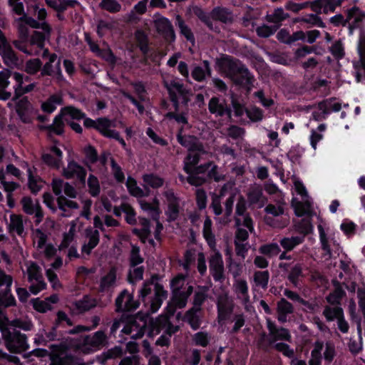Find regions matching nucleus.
<instances>
[{
    "label": "nucleus",
    "instance_id": "22",
    "mask_svg": "<svg viewBox=\"0 0 365 365\" xmlns=\"http://www.w3.org/2000/svg\"><path fill=\"white\" fill-rule=\"evenodd\" d=\"M354 17V20L349 24V34H352L354 31L360 26L363 19L365 17V12L361 11L358 7L354 6L348 10V22Z\"/></svg>",
    "mask_w": 365,
    "mask_h": 365
},
{
    "label": "nucleus",
    "instance_id": "26",
    "mask_svg": "<svg viewBox=\"0 0 365 365\" xmlns=\"http://www.w3.org/2000/svg\"><path fill=\"white\" fill-rule=\"evenodd\" d=\"M63 103V96L61 93H54L51 95L41 105V109L43 113L51 114L54 112L58 105Z\"/></svg>",
    "mask_w": 365,
    "mask_h": 365
},
{
    "label": "nucleus",
    "instance_id": "32",
    "mask_svg": "<svg viewBox=\"0 0 365 365\" xmlns=\"http://www.w3.org/2000/svg\"><path fill=\"white\" fill-rule=\"evenodd\" d=\"M204 153H205L200 152H188L187 155L185 156L183 160V170L186 174L190 173L192 168L198 165L200 160V156Z\"/></svg>",
    "mask_w": 365,
    "mask_h": 365
},
{
    "label": "nucleus",
    "instance_id": "9",
    "mask_svg": "<svg viewBox=\"0 0 365 365\" xmlns=\"http://www.w3.org/2000/svg\"><path fill=\"white\" fill-rule=\"evenodd\" d=\"M0 55L4 63L9 67H14L18 65L19 58L8 42L4 34L0 29Z\"/></svg>",
    "mask_w": 365,
    "mask_h": 365
},
{
    "label": "nucleus",
    "instance_id": "30",
    "mask_svg": "<svg viewBox=\"0 0 365 365\" xmlns=\"http://www.w3.org/2000/svg\"><path fill=\"white\" fill-rule=\"evenodd\" d=\"M200 312L195 309V307H191L185 314L184 320L190 324L192 330H197L200 327L202 320L197 314Z\"/></svg>",
    "mask_w": 365,
    "mask_h": 365
},
{
    "label": "nucleus",
    "instance_id": "28",
    "mask_svg": "<svg viewBox=\"0 0 365 365\" xmlns=\"http://www.w3.org/2000/svg\"><path fill=\"white\" fill-rule=\"evenodd\" d=\"M175 26L179 29L181 36H182L187 41L192 45L195 43V38L191 29L185 24V20L180 15H177L175 17Z\"/></svg>",
    "mask_w": 365,
    "mask_h": 365
},
{
    "label": "nucleus",
    "instance_id": "47",
    "mask_svg": "<svg viewBox=\"0 0 365 365\" xmlns=\"http://www.w3.org/2000/svg\"><path fill=\"white\" fill-rule=\"evenodd\" d=\"M10 222L9 230H14L16 232L18 235L21 236L24 230L21 217L16 214H11L10 215Z\"/></svg>",
    "mask_w": 365,
    "mask_h": 365
},
{
    "label": "nucleus",
    "instance_id": "51",
    "mask_svg": "<svg viewBox=\"0 0 365 365\" xmlns=\"http://www.w3.org/2000/svg\"><path fill=\"white\" fill-rule=\"evenodd\" d=\"M269 279V273L267 270L256 271L254 274V281L257 286L265 289L267 288Z\"/></svg>",
    "mask_w": 365,
    "mask_h": 365
},
{
    "label": "nucleus",
    "instance_id": "46",
    "mask_svg": "<svg viewBox=\"0 0 365 365\" xmlns=\"http://www.w3.org/2000/svg\"><path fill=\"white\" fill-rule=\"evenodd\" d=\"M133 270H129L127 281L129 284L135 285L138 281L143 279L145 267L143 266L133 267Z\"/></svg>",
    "mask_w": 365,
    "mask_h": 365
},
{
    "label": "nucleus",
    "instance_id": "29",
    "mask_svg": "<svg viewBox=\"0 0 365 365\" xmlns=\"http://www.w3.org/2000/svg\"><path fill=\"white\" fill-rule=\"evenodd\" d=\"M128 188L129 193L136 197H142L147 195L149 192V187L159 188L163 185V184H141L144 186L146 192L138 186V184H125Z\"/></svg>",
    "mask_w": 365,
    "mask_h": 365
},
{
    "label": "nucleus",
    "instance_id": "8",
    "mask_svg": "<svg viewBox=\"0 0 365 365\" xmlns=\"http://www.w3.org/2000/svg\"><path fill=\"white\" fill-rule=\"evenodd\" d=\"M157 32L168 44L175 42L176 35L171 21L165 16H160L154 21Z\"/></svg>",
    "mask_w": 365,
    "mask_h": 365
},
{
    "label": "nucleus",
    "instance_id": "53",
    "mask_svg": "<svg viewBox=\"0 0 365 365\" xmlns=\"http://www.w3.org/2000/svg\"><path fill=\"white\" fill-rule=\"evenodd\" d=\"M35 88V83H30L26 86L23 85H15L14 86V94L11 98L12 101H16L19 98H20L23 95L26 93H29L34 91Z\"/></svg>",
    "mask_w": 365,
    "mask_h": 365
},
{
    "label": "nucleus",
    "instance_id": "1",
    "mask_svg": "<svg viewBox=\"0 0 365 365\" xmlns=\"http://www.w3.org/2000/svg\"><path fill=\"white\" fill-rule=\"evenodd\" d=\"M68 117L71 120H83V126L86 129H93L97 131L98 122L101 120V117L93 120L86 116L81 109L72 106H66L61 108L59 113L54 117L53 123L51 125H38V128L41 131H46L49 135H63L64 134L65 118Z\"/></svg>",
    "mask_w": 365,
    "mask_h": 365
},
{
    "label": "nucleus",
    "instance_id": "14",
    "mask_svg": "<svg viewBox=\"0 0 365 365\" xmlns=\"http://www.w3.org/2000/svg\"><path fill=\"white\" fill-rule=\"evenodd\" d=\"M14 102L16 103V112L21 122L24 123H31L32 122L31 114L34 108L28 97L25 96L21 99L19 98Z\"/></svg>",
    "mask_w": 365,
    "mask_h": 365
},
{
    "label": "nucleus",
    "instance_id": "42",
    "mask_svg": "<svg viewBox=\"0 0 365 365\" xmlns=\"http://www.w3.org/2000/svg\"><path fill=\"white\" fill-rule=\"evenodd\" d=\"M259 252L261 254L271 258L279 255L281 252V249L277 243L272 242L261 245L259 249Z\"/></svg>",
    "mask_w": 365,
    "mask_h": 365
},
{
    "label": "nucleus",
    "instance_id": "3",
    "mask_svg": "<svg viewBox=\"0 0 365 365\" xmlns=\"http://www.w3.org/2000/svg\"><path fill=\"white\" fill-rule=\"evenodd\" d=\"M0 331L5 346L11 353L21 354L29 348L26 335L15 327L0 324Z\"/></svg>",
    "mask_w": 365,
    "mask_h": 365
},
{
    "label": "nucleus",
    "instance_id": "39",
    "mask_svg": "<svg viewBox=\"0 0 365 365\" xmlns=\"http://www.w3.org/2000/svg\"><path fill=\"white\" fill-rule=\"evenodd\" d=\"M304 236H292L291 237H283L279 240L280 245L286 252H290L297 246L303 243Z\"/></svg>",
    "mask_w": 365,
    "mask_h": 365
},
{
    "label": "nucleus",
    "instance_id": "55",
    "mask_svg": "<svg viewBox=\"0 0 365 365\" xmlns=\"http://www.w3.org/2000/svg\"><path fill=\"white\" fill-rule=\"evenodd\" d=\"M344 312L340 307H330L327 306L323 310V315L327 322H332L336 319Z\"/></svg>",
    "mask_w": 365,
    "mask_h": 365
},
{
    "label": "nucleus",
    "instance_id": "44",
    "mask_svg": "<svg viewBox=\"0 0 365 365\" xmlns=\"http://www.w3.org/2000/svg\"><path fill=\"white\" fill-rule=\"evenodd\" d=\"M96 306V299L91 298L88 295H85L82 299L76 302V307L81 312H88Z\"/></svg>",
    "mask_w": 365,
    "mask_h": 365
},
{
    "label": "nucleus",
    "instance_id": "48",
    "mask_svg": "<svg viewBox=\"0 0 365 365\" xmlns=\"http://www.w3.org/2000/svg\"><path fill=\"white\" fill-rule=\"evenodd\" d=\"M281 24L268 26L263 24L256 29L257 35L261 38H268L273 35L279 28Z\"/></svg>",
    "mask_w": 365,
    "mask_h": 365
},
{
    "label": "nucleus",
    "instance_id": "33",
    "mask_svg": "<svg viewBox=\"0 0 365 365\" xmlns=\"http://www.w3.org/2000/svg\"><path fill=\"white\" fill-rule=\"evenodd\" d=\"M140 207L143 210L148 212L152 220L160 218V210L159 207V201L155 198L153 202H149L145 200L140 201Z\"/></svg>",
    "mask_w": 365,
    "mask_h": 365
},
{
    "label": "nucleus",
    "instance_id": "15",
    "mask_svg": "<svg viewBox=\"0 0 365 365\" xmlns=\"http://www.w3.org/2000/svg\"><path fill=\"white\" fill-rule=\"evenodd\" d=\"M154 294L150 300L149 312L152 314L156 313L161 307L163 301L167 299L168 293L165 289L163 285L160 283H155L153 287Z\"/></svg>",
    "mask_w": 365,
    "mask_h": 365
},
{
    "label": "nucleus",
    "instance_id": "45",
    "mask_svg": "<svg viewBox=\"0 0 365 365\" xmlns=\"http://www.w3.org/2000/svg\"><path fill=\"white\" fill-rule=\"evenodd\" d=\"M319 235V240L321 243L322 250L325 252V255L329 257H332V251L330 247V245L328 241V238L324 227L322 225H319L317 226Z\"/></svg>",
    "mask_w": 365,
    "mask_h": 365
},
{
    "label": "nucleus",
    "instance_id": "56",
    "mask_svg": "<svg viewBox=\"0 0 365 365\" xmlns=\"http://www.w3.org/2000/svg\"><path fill=\"white\" fill-rule=\"evenodd\" d=\"M42 68V61L38 58L28 60L25 65V71L30 75H35Z\"/></svg>",
    "mask_w": 365,
    "mask_h": 365
},
{
    "label": "nucleus",
    "instance_id": "52",
    "mask_svg": "<svg viewBox=\"0 0 365 365\" xmlns=\"http://www.w3.org/2000/svg\"><path fill=\"white\" fill-rule=\"evenodd\" d=\"M319 14H309L307 16L302 17L297 21L304 22L307 24H310L312 26H316L319 28H325L326 24L323 22L322 18L319 16Z\"/></svg>",
    "mask_w": 365,
    "mask_h": 365
},
{
    "label": "nucleus",
    "instance_id": "23",
    "mask_svg": "<svg viewBox=\"0 0 365 365\" xmlns=\"http://www.w3.org/2000/svg\"><path fill=\"white\" fill-rule=\"evenodd\" d=\"M76 346H78L76 339L67 336L58 344H51L49 349L53 355H59L58 354L66 352L71 349H76Z\"/></svg>",
    "mask_w": 365,
    "mask_h": 365
},
{
    "label": "nucleus",
    "instance_id": "62",
    "mask_svg": "<svg viewBox=\"0 0 365 365\" xmlns=\"http://www.w3.org/2000/svg\"><path fill=\"white\" fill-rule=\"evenodd\" d=\"M85 235L88 238V244L96 247L100 242V234L98 230H93L91 227H88L85 230Z\"/></svg>",
    "mask_w": 365,
    "mask_h": 365
},
{
    "label": "nucleus",
    "instance_id": "17",
    "mask_svg": "<svg viewBox=\"0 0 365 365\" xmlns=\"http://www.w3.org/2000/svg\"><path fill=\"white\" fill-rule=\"evenodd\" d=\"M343 0H314L313 11L317 14L334 12L341 5Z\"/></svg>",
    "mask_w": 365,
    "mask_h": 365
},
{
    "label": "nucleus",
    "instance_id": "64",
    "mask_svg": "<svg viewBox=\"0 0 365 365\" xmlns=\"http://www.w3.org/2000/svg\"><path fill=\"white\" fill-rule=\"evenodd\" d=\"M140 306V302L134 299L133 294L128 292L126 300L123 307V312H132L136 310Z\"/></svg>",
    "mask_w": 365,
    "mask_h": 365
},
{
    "label": "nucleus",
    "instance_id": "5",
    "mask_svg": "<svg viewBox=\"0 0 365 365\" xmlns=\"http://www.w3.org/2000/svg\"><path fill=\"white\" fill-rule=\"evenodd\" d=\"M78 346L76 349L85 354H90L104 346L106 344L107 336L103 331H96L93 335H86L82 340L76 339Z\"/></svg>",
    "mask_w": 365,
    "mask_h": 365
},
{
    "label": "nucleus",
    "instance_id": "43",
    "mask_svg": "<svg viewBox=\"0 0 365 365\" xmlns=\"http://www.w3.org/2000/svg\"><path fill=\"white\" fill-rule=\"evenodd\" d=\"M144 262V258L140 255V249L136 245H131L129 256L130 267H135Z\"/></svg>",
    "mask_w": 365,
    "mask_h": 365
},
{
    "label": "nucleus",
    "instance_id": "60",
    "mask_svg": "<svg viewBox=\"0 0 365 365\" xmlns=\"http://www.w3.org/2000/svg\"><path fill=\"white\" fill-rule=\"evenodd\" d=\"M86 160L91 164H95L98 161V154L96 148L91 145L86 146L83 149Z\"/></svg>",
    "mask_w": 365,
    "mask_h": 365
},
{
    "label": "nucleus",
    "instance_id": "54",
    "mask_svg": "<svg viewBox=\"0 0 365 365\" xmlns=\"http://www.w3.org/2000/svg\"><path fill=\"white\" fill-rule=\"evenodd\" d=\"M99 6L111 14H115L121 10L120 4L116 0H102Z\"/></svg>",
    "mask_w": 365,
    "mask_h": 365
},
{
    "label": "nucleus",
    "instance_id": "35",
    "mask_svg": "<svg viewBox=\"0 0 365 365\" xmlns=\"http://www.w3.org/2000/svg\"><path fill=\"white\" fill-rule=\"evenodd\" d=\"M50 365H78V359L72 354H66L64 356L52 355Z\"/></svg>",
    "mask_w": 365,
    "mask_h": 365
},
{
    "label": "nucleus",
    "instance_id": "20",
    "mask_svg": "<svg viewBox=\"0 0 365 365\" xmlns=\"http://www.w3.org/2000/svg\"><path fill=\"white\" fill-rule=\"evenodd\" d=\"M304 202L299 201L297 198L293 197L291 201V206L294 211V214L297 217L312 216V203L309 200H303Z\"/></svg>",
    "mask_w": 365,
    "mask_h": 365
},
{
    "label": "nucleus",
    "instance_id": "61",
    "mask_svg": "<svg viewBox=\"0 0 365 365\" xmlns=\"http://www.w3.org/2000/svg\"><path fill=\"white\" fill-rule=\"evenodd\" d=\"M123 212L125 213V220L128 224L130 225H136V212L130 205L123 203Z\"/></svg>",
    "mask_w": 365,
    "mask_h": 365
},
{
    "label": "nucleus",
    "instance_id": "16",
    "mask_svg": "<svg viewBox=\"0 0 365 365\" xmlns=\"http://www.w3.org/2000/svg\"><path fill=\"white\" fill-rule=\"evenodd\" d=\"M212 20L220 21L225 24H231L234 22V16L232 10L227 7L217 6L210 11Z\"/></svg>",
    "mask_w": 365,
    "mask_h": 365
},
{
    "label": "nucleus",
    "instance_id": "13",
    "mask_svg": "<svg viewBox=\"0 0 365 365\" xmlns=\"http://www.w3.org/2000/svg\"><path fill=\"white\" fill-rule=\"evenodd\" d=\"M63 175L67 180H78V182H86V170L77 162L72 160L67 168H63Z\"/></svg>",
    "mask_w": 365,
    "mask_h": 365
},
{
    "label": "nucleus",
    "instance_id": "57",
    "mask_svg": "<svg viewBox=\"0 0 365 365\" xmlns=\"http://www.w3.org/2000/svg\"><path fill=\"white\" fill-rule=\"evenodd\" d=\"M28 281L31 282L33 280L37 281L43 279L40 267L36 263L32 262L28 268Z\"/></svg>",
    "mask_w": 365,
    "mask_h": 365
},
{
    "label": "nucleus",
    "instance_id": "34",
    "mask_svg": "<svg viewBox=\"0 0 365 365\" xmlns=\"http://www.w3.org/2000/svg\"><path fill=\"white\" fill-rule=\"evenodd\" d=\"M135 38L138 47L143 55L148 54L151 51V48L149 46V39L146 33L143 30H137L135 33Z\"/></svg>",
    "mask_w": 365,
    "mask_h": 365
},
{
    "label": "nucleus",
    "instance_id": "63",
    "mask_svg": "<svg viewBox=\"0 0 365 365\" xmlns=\"http://www.w3.org/2000/svg\"><path fill=\"white\" fill-rule=\"evenodd\" d=\"M232 312V309L231 307H228L225 305L218 304L217 305V319L220 324L225 322L227 319H229L231 314Z\"/></svg>",
    "mask_w": 365,
    "mask_h": 365
},
{
    "label": "nucleus",
    "instance_id": "25",
    "mask_svg": "<svg viewBox=\"0 0 365 365\" xmlns=\"http://www.w3.org/2000/svg\"><path fill=\"white\" fill-rule=\"evenodd\" d=\"M139 222L142 228H133L132 233L137 236L142 243H145L147 239L150 237L151 235V223L149 219L143 217H139Z\"/></svg>",
    "mask_w": 365,
    "mask_h": 365
},
{
    "label": "nucleus",
    "instance_id": "58",
    "mask_svg": "<svg viewBox=\"0 0 365 365\" xmlns=\"http://www.w3.org/2000/svg\"><path fill=\"white\" fill-rule=\"evenodd\" d=\"M110 167L116 182H125V175L122 168L113 158H110Z\"/></svg>",
    "mask_w": 365,
    "mask_h": 365
},
{
    "label": "nucleus",
    "instance_id": "4",
    "mask_svg": "<svg viewBox=\"0 0 365 365\" xmlns=\"http://www.w3.org/2000/svg\"><path fill=\"white\" fill-rule=\"evenodd\" d=\"M66 325L72 327L73 322L65 312L59 310L56 313V318L51 329L46 332L47 341L63 340L66 337L63 336V329L66 328Z\"/></svg>",
    "mask_w": 365,
    "mask_h": 365
},
{
    "label": "nucleus",
    "instance_id": "10",
    "mask_svg": "<svg viewBox=\"0 0 365 365\" xmlns=\"http://www.w3.org/2000/svg\"><path fill=\"white\" fill-rule=\"evenodd\" d=\"M183 127H181L176 134L178 143L187 149L190 153H205L202 143L199 142L196 137L191 135H183Z\"/></svg>",
    "mask_w": 365,
    "mask_h": 365
},
{
    "label": "nucleus",
    "instance_id": "24",
    "mask_svg": "<svg viewBox=\"0 0 365 365\" xmlns=\"http://www.w3.org/2000/svg\"><path fill=\"white\" fill-rule=\"evenodd\" d=\"M304 277L302 266L299 263L295 264L288 272L286 285H292L293 287L298 288L301 286V279Z\"/></svg>",
    "mask_w": 365,
    "mask_h": 365
},
{
    "label": "nucleus",
    "instance_id": "18",
    "mask_svg": "<svg viewBox=\"0 0 365 365\" xmlns=\"http://www.w3.org/2000/svg\"><path fill=\"white\" fill-rule=\"evenodd\" d=\"M202 64V66H194L191 71L192 78L197 82H203L207 77H210L212 75L210 61L203 60Z\"/></svg>",
    "mask_w": 365,
    "mask_h": 365
},
{
    "label": "nucleus",
    "instance_id": "41",
    "mask_svg": "<svg viewBox=\"0 0 365 365\" xmlns=\"http://www.w3.org/2000/svg\"><path fill=\"white\" fill-rule=\"evenodd\" d=\"M289 17L287 13H285L282 8H277L272 14L266 16V20L269 23H274L276 25L281 24V22Z\"/></svg>",
    "mask_w": 365,
    "mask_h": 365
},
{
    "label": "nucleus",
    "instance_id": "31",
    "mask_svg": "<svg viewBox=\"0 0 365 365\" xmlns=\"http://www.w3.org/2000/svg\"><path fill=\"white\" fill-rule=\"evenodd\" d=\"M212 162H208L202 165H197L190 173H188L187 182H198L197 180L199 179L198 175L200 174H207V170L210 168ZM200 182H207L206 180H202Z\"/></svg>",
    "mask_w": 365,
    "mask_h": 365
},
{
    "label": "nucleus",
    "instance_id": "2",
    "mask_svg": "<svg viewBox=\"0 0 365 365\" xmlns=\"http://www.w3.org/2000/svg\"><path fill=\"white\" fill-rule=\"evenodd\" d=\"M216 65L220 69L227 72L235 85L246 89H250L252 86L254 76L239 59L224 54L221 58H217Z\"/></svg>",
    "mask_w": 365,
    "mask_h": 365
},
{
    "label": "nucleus",
    "instance_id": "38",
    "mask_svg": "<svg viewBox=\"0 0 365 365\" xmlns=\"http://www.w3.org/2000/svg\"><path fill=\"white\" fill-rule=\"evenodd\" d=\"M121 349L119 346H115L114 348L103 351L96 356V361L101 365H106V362L109 359H113L120 356Z\"/></svg>",
    "mask_w": 365,
    "mask_h": 365
},
{
    "label": "nucleus",
    "instance_id": "40",
    "mask_svg": "<svg viewBox=\"0 0 365 365\" xmlns=\"http://www.w3.org/2000/svg\"><path fill=\"white\" fill-rule=\"evenodd\" d=\"M170 83L171 88H173L174 91H176L177 95L179 94L182 97V103L184 105H187L190 100L188 98V95L190 93L189 90L185 87L183 83L178 81L172 80L170 81Z\"/></svg>",
    "mask_w": 365,
    "mask_h": 365
},
{
    "label": "nucleus",
    "instance_id": "36",
    "mask_svg": "<svg viewBox=\"0 0 365 365\" xmlns=\"http://www.w3.org/2000/svg\"><path fill=\"white\" fill-rule=\"evenodd\" d=\"M192 12L194 15L209 29V30L213 31V23L212 21L210 13H207L199 6H193Z\"/></svg>",
    "mask_w": 365,
    "mask_h": 365
},
{
    "label": "nucleus",
    "instance_id": "11",
    "mask_svg": "<svg viewBox=\"0 0 365 365\" xmlns=\"http://www.w3.org/2000/svg\"><path fill=\"white\" fill-rule=\"evenodd\" d=\"M208 110L211 114L215 115L216 117L226 116L227 118L231 119L232 116V110L227 104L225 99H223L221 102L220 98L217 96H213L210 99Z\"/></svg>",
    "mask_w": 365,
    "mask_h": 365
},
{
    "label": "nucleus",
    "instance_id": "7",
    "mask_svg": "<svg viewBox=\"0 0 365 365\" xmlns=\"http://www.w3.org/2000/svg\"><path fill=\"white\" fill-rule=\"evenodd\" d=\"M267 327L269 331L270 337L267 339V344H262V348L264 351H267L269 347L274 344L277 341H290L292 336L289 331L284 327H277L276 324L270 319H267Z\"/></svg>",
    "mask_w": 365,
    "mask_h": 365
},
{
    "label": "nucleus",
    "instance_id": "21",
    "mask_svg": "<svg viewBox=\"0 0 365 365\" xmlns=\"http://www.w3.org/2000/svg\"><path fill=\"white\" fill-rule=\"evenodd\" d=\"M117 272L115 267H111L108 273L100 280L99 292H106L112 289L116 283Z\"/></svg>",
    "mask_w": 365,
    "mask_h": 365
},
{
    "label": "nucleus",
    "instance_id": "27",
    "mask_svg": "<svg viewBox=\"0 0 365 365\" xmlns=\"http://www.w3.org/2000/svg\"><path fill=\"white\" fill-rule=\"evenodd\" d=\"M334 100H335V98H330L319 102L317 105L319 110H314L312 113L313 120L315 121L326 120L331 113L329 108V101H333Z\"/></svg>",
    "mask_w": 365,
    "mask_h": 365
},
{
    "label": "nucleus",
    "instance_id": "19",
    "mask_svg": "<svg viewBox=\"0 0 365 365\" xmlns=\"http://www.w3.org/2000/svg\"><path fill=\"white\" fill-rule=\"evenodd\" d=\"M294 312V307L291 302L285 298H281L277 304V319L280 323H285L287 321L289 314Z\"/></svg>",
    "mask_w": 365,
    "mask_h": 365
},
{
    "label": "nucleus",
    "instance_id": "50",
    "mask_svg": "<svg viewBox=\"0 0 365 365\" xmlns=\"http://www.w3.org/2000/svg\"><path fill=\"white\" fill-rule=\"evenodd\" d=\"M170 301L176 305L178 309H183L185 307L187 299L181 294L180 287H177L173 289V294Z\"/></svg>",
    "mask_w": 365,
    "mask_h": 365
},
{
    "label": "nucleus",
    "instance_id": "6",
    "mask_svg": "<svg viewBox=\"0 0 365 365\" xmlns=\"http://www.w3.org/2000/svg\"><path fill=\"white\" fill-rule=\"evenodd\" d=\"M98 122V127H97V132L103 137L108 139H114L118 141L124 150H127V144L125 140L120 137V133L113 128L115 127V121L110 119L108 117L102 116Z\"/></svg>",
    "mask_w": 365,
    "mask_h": 365
},
{
    "label": "nucleus",
    "instance_id": "49",
    "mask_svg": "<svg viewBox=\"0 0 365 365\" xmlns=\"http://www.w3.org/2000/svg\"><path fill=\"white\" fill-rule=\"evenodd\" d=\"M283 294L289 299H290L294 302H298L300 304L307 307L309 309H313L312 304H310L308 301H307V300L304 299L302 297H301L300 295L297 292L292 291L289 289H285L284 290Z\"/></svg>",
    "mask_w": 365,
    "mask_h": 365
},
{
    "label": "nucleus",
    "instance_id": "59",
    "mask_svg": "<svg viewBox=\"0 0 365 365\" xmlns=\"http://www.w3.org/2000/svg\"><path fill=\"white\" fill-rule=\"evenodd\" d=\"M304 153V150L299 146H294L290 148L287 155L292 163H300V160Z\"/></svg>",
    "mask_w": 365,
    "mask_h": 365
},
{
    "label": "nucleus",
    "instance_id": "12",
    "mask_svg": "<svg viewBox=\"0 0 365 365\" xmlns=\"http://www.w3.org/2000/svg\"><path fill=\"white\" fill-rule=\"evenodd\" d=\"M209 267L210 274L215 282H222L225 279L224 262L222 255L219 251L214 252L209 258Z\"/></svg>",
    "mask_w": 365,
    "mask_h": 365
},
{
    "label": "nucleus",
    "instance_id": "37",
    "mask_svg": "<svg viewBox=\"0 0 365 365\" xmlns=\"http://www.w3.org/2000/svg\"><path fill=\"white\" fill-rule=\"evenodd\" d=\"M198 289L200 290L195 292L192 307H195V309L202 311V306L208 298L207 294L208 289L205 286H199Z\"/></svg>",
    "mask_w": 365,
    "mask_h": 365
}]
</instances>
